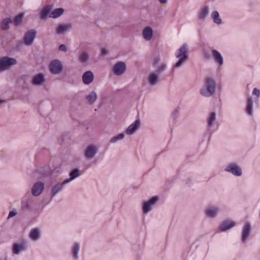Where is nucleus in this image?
Segmentation results:
<instances>
[{"instance_id": "nucleus-1", "label": "nucleus", "mask_w": 260, "mask_h": 260, "mask_svg": "<svg viewBox=\"0 0 260 260\" xmlns=\"http://www.w3.org/2000/svg\"><path fill=\"white\" fill-rule=\"evenodd\" d=\"M216 89V83L212 77H206L204 85L200 90V93L205 97H210L215 94Z\"/></svg>"}, {"instance_id": "nucleus-2", "label": "nucleus", "mask_w": 260, "mask_h": 260, "mask_svg": "<svg viewBox=\"0 0 260 260\" xmlns=\"http://www.w3.org/2000/svg\"><path fill=\"white\" fill-rule=\"evenodd\" d=\"M17 60L9 56L0 57V73L10 70L13 66L17 64Z\"/></svg>"}, {"instance_id": "nucleus-3", "label": "nucleus", "mask_w": 260, "mask_h": 260, "mask_svg": "<svg viewBox=\"0 0 260 260\" xmlns=\"http://www.w3.org/2000/svg\"><path fill=\"white\" fill-rule=\"evenodd\" d=\"M159 198L158 196H153L149 200L143 202L142 204V211L144 214H147L152 211L153 206L158 202Z\"/></svg>"}, {"instance_id": "nucleus-4", "label": "nucleus", "mask_w": 260, "mask_h": 260, "mask_svg": "<svg viewBox=\"0 0 260 260\" xmlns=\"http://www.w3.org/2000/svg\"><path fill=\"white\" fill-rule=\"evenodd\" d=\"M224 171L237 177L241 176L242 175V168L236 162H232L229 164L225 168Z\"/></svg>"}, {"instance_id": "nucleus-5", "label": "nucleus", "mask_w": 260, "mask_h": 260, "mask_svg": "<svg viewBox=\"0 0 260 260\" xmlns=\"http://www.w3.org/2000/svg\"><path fill=\"white\" fill-rule=\"evenodd\" d=\"M63 67L62 62L58 59L51 62L49 66L50 72L53 74H59L63 70Z\"/></svg>"}, {"instance_id": "nucleus-6", "label": "nucleus", "mask_w": 260, "mask_h": 260, "mask_svg": "<svg viewBox=\"0 0 260 260\" xmlns=\"http://www.w3.org/2000/svg\"><path fill=\"white\" fill-rule=\"evenodd\" d=\"M98 147L95 145H89L85 149L84 156L88 160L92 159L98 153Z\"/></svg>"}, {"instance_id": "nucleus-7", "label": "nucleus", "mask_w": 260, "mask_h": 260, "mask_svg": "<svg viewBox=\"0 0 260 260\" xmlns=\"http://www.w3.org/2000/svg\"><path fill=\"white\" fill-rule=\"evenodd\" d=\"M28 248L27 242L23 241L21 242L14 243L12 245V252L14 254H19Z\"/></svg>"}, {"instance_id": "nucleus-8", "label": "nucleus", "mask_w": 260, "mask_h": 260, "mask_svg": "<svg viewBox=\"0 0 260 260\" xmlns=\"http://www.w3.org/2000/svg\"><path fill=\"white\" fill-rule=\"evenodd\" d=\"M220 211V208L217 206L212 205L208 206L205 210V216L210 218H215Z\"/></svg>"}, {"instance_id": "nucleus-9", "label": "nucleus", "mask_w": 260, "mask_h": 260, "mask_svg": "<svg viewBox=\"0 0 260 260\" xmlns=\"http://www.w3.org/2000/svg\"><path fill=\"white\" fill-rule=\"evenodd\" d=\"M72 28V25L71 23L59 24L56 28L55 33L59 36L64 35L67 32L70 31Z\"/></svg>"}, {"instance_id": "nucleus-10", "label": "nucleus", "mask_w": 260, "mask_h": 260, "mask_svg": "<svg viewBox=\"0 0 260 260\" xmlns=\"http://www.w3.org/2000/svg\"><path fill=\"white\" fill-rule=\"evenodd\" d=\"M126 70V65L124 62L119 61L113 67L112 71L114 74L120 76L123 74Z\"/></svg>"}, {"instance_id": "nucleus-11", "label": "nucleus", "mask_w": 260, "mask_h": 260, "mask_svg": "<svg viewBox=\"0 0 260 260\" xmlns=\"http://www.w3.org/2000/svg\"><path fill=\"white\" fill-rule=\"evenodd\" d=\"M37 31L34 29L28 30L24 36V42L28 46L32 45L36 38Z\"/></svg>"}, {"instance_id": "nucleus-12", "label": "nucleus", "mask_w": 260, "mask_h": 260, "mask_svg": "<svg viewBox=\"0 0 260 260\" xmlns=\"http://www.w3.org/2000/svg\"><path fill=\"white\" fill-rule=\"evenodd\" d=\"M44 189V183L40 181L36 182L31 188V193L34 197L40 196Z\"/></svg>"}, {"instance_id": "nucleus-13", "label": "nucleus", "mask_w": 260, "mask_h": 260, "mask_svg": "<svg viewBox=\"0 0 260 260\" xmlns=\"http://www.w3.org/2000/svg\"><path fill=\"white\" fill-rule=\"evenodd\" d=\"M210 12V8L208 5L202 6L198 12V19L200 21H203L208 17Z\"/></svg>"}, {"instance_id": "nucleus-14", "label": "nucleus", "mask_w": 260, "mask_h": 260, "mask_svg": "<svg viewBox=\"0 0 260 260\" xmlns=\"http://www.w3.org/2000/svg\"><path fill=\"white\" fill-rule=\"evenodd\" d=\"M251 232V225L250 223L246 222L244 225L242 235H241V241L243 243H245L247 239L248 238Z\"/></svg>"}, {"instance_id": "nucleus-15", "label": "nucleus", "mask_w": 260, "mask_h": 260, "mask_svg": "<svg viewBox=\"0 0 260 260\" xmlns=\"http://www.w3.org/2000/svg\"><path fill=\"white\" fill-rule=\"evenodd\" d=\"M67 183H64V181L62 182H57L52 187L51 190V197L54 198L58 193L61 192L63 190V187L65 184Z\"/></svg>"}, {"instance_id": "nucleus-16", "label": "nucleus", "mask_w": 260, "mask_h": 260, "mask_svg": "<svg viewBox=\"0 0 260 260\" xmlns=\"http://www.w3.org/2000/svg\"><path fill=\"white\" fill-rule=\"evenodd\" d=\"M80 250V244L76 242L71 247V255L73 259L78 260L79 258V252Z\"/></svg>"}, {"instance_id": "nucleus-17", "label": "nucleus", "mask_w": 260, "mask_h": 260, "mask_svg": "<svg viewBox=\"0 0 260 260\" xmlns=\"http://www.w3.org/2000/svg\"><path fill=\"white\" fill-rule=\"evenodd\" d=\"M159 76L156 72H151L147 77L149 84L152 86L156 85L159 82Z\"/></svg>"}, {"instance_id": "nucleus-18", "label": "nucleus", "mask_w": 260, "mask_h": 260, "mask_svg": "<svg viewBox=\"0 0 260 260\" xmlns=\"http://www.w3.org/2000/svg\"><path fill=\"white\" fill-rule=\"evenodd\" d=\"M141 125V121L140 119H137L133 123H132L126 129L125 132L127 135H132L134 134Z\"/></svg>"}, {"instance_id": "nucleus-19", "label": "nucleus", "mask_w": 260, "mask_h": 260, "mask_svg": "<svg viewBox=\"0 0 260 260\" xmlns=\"http://www.w3.org/2000/svg\"><path fill=\"white\" fill-rule=\"evenodd\" d=\"M45 82V75L42 73H39L33 77L31 83L35 86H42Z\"/></svg>"}, {"instance_id": "nucleus-20", "label": "nucleus", "mask_w": 260, "mask_h": 260, "mask_svg": "<svg viewBox=\"0 0 260 260\" xmlns=\"http://www.w3.org/2000/svg\"><path fill=\"white\" fill-rule=\"evenodd\" d=\"M211 54L214 58L215 63L219 66L221 67L223 64V58L220 53L217 50L212 49Z\"/></svg>"}, {"instance_id": "nucleus-21", "label": "nucleus", "mask_w": 260, "mask_h": 260, "mask_svg": "<svg viewBox=\"0 0 260 260\" xmlns=\"http://www.w3.org/2000/svg\"><path fill=\"white\" fill-rule=\"evenodd\" d=\"M26 196H25L22 199L21 203V208L24 211H26L30 209L31 206V202L32 201V198L30 194L26 199Z\"/></svg>"}, {"instance_id": "nucleus-22", "label": "nucleus", "mask_w": 260, "mask_h": 260, "mask_svg": "<svg viewBox=\"0 0 260 260\" xmlns=\"http://www.w3.org/2000/svg\"><path fill=\"white\" fill-rule=\"evenodd\" d=\"M29 237L34 241H38L41 237V231L38 228H35L31 230Z\"/></svg>"}, {"instance_id": "nucleus-23", "label": "nucleus", "mask_w": 260, "mask_h": 260, "mask_svg": "<svg viewBox=\"0 0 260 260\" xmlns=\"http://www.w3.org/2000/svg\"><path fill=\"white\" fill-rule=\"evenodd\" d=\"M81 175L80 170L78 168H75L72 170L70 174V178H67L64 180V183H69L72 180H74Z\"/></svg>"}, {"instance_id": "nucleus-24", "label": "nucleus", "mask_w": 260, "mask_h": 260, "mask_svg": "<svg viewBox=\"0 0 260 260\" xmlns=\"http://www.w3.org/2000/svg\"><path fill=\"white\" fill-rule=\"evenodd\" d=\"M235 226V223L234 221L231 220L224 221L219 228V231L220 232H225L230 230Z\"/></svg>"}, {"instance_id": "nucleus-25", "label": "nucleus", "mask_w": 260, "mask_h": 260, "mask_svg": "<svg viewBox=\"0 0 260 260\" xmlns=\"http://www.w3.org/2000/svg\"><path fill=\"white\" fill-rule=\"evenodd\" d=\"M188 50V45L187 43H184L178 50V52L176 54V57H180V56L188 57V55L187 54Z\"/></svg>"}, {"instance_id": "nucleus-26", "label": "nucleus", "mask_w": 260, "mask_h": 260, "mask_svg": "<svg viewBox=\"0 0 260 260\" xmlns=\"http://www.w3.org/2000/svg\"><path fill=\"white\" fill-rule=\"evenodd\" d=\"M93 74L90 71L85 72L82 75V80L85 84H89L93 81Z\"/></svg>"}, {"instance_id": "nucleus-27", "label": "nucleus", "mask_w": 260, "mask_h": 260, "mask_svg": "<svg viewBox=\"0 0 260 260\" xmlns=\"http://www.w3.org/2000/svg\"><path fill=\"white\" fill-rule=\"evenodd\" d=\"M153 33V31L152 28L150 26H146L143 30V37L146 41H149L151 40Z\"/></svg>"}, {"instance_id": "nucleus-28", "label": "nucleus", "mask_w": 260, "mask_h": 260, "mask_svg": "<svg viewBox=\"0 0 260 260\" xmlns=\"http://www.w3.org/2000/svg\"><path fill=\"white\" fill-rule=\"evenodd\" d=\"M50 169L48 167H44L37 170L35 174L38 178H44L50 174Z\"/></svg>"}, {"instance_id": "nucleus-29", "label": "nucleus", "mask_w": 260, "mask_h": 260, "mask_svg": "<svg viewBox=\"0 0 260 260\" xmlns=\"http://www.w3.org/2000/svg\"><path fill=\"white\" fill-rule=\"evenodd\" d=\"M216 120V113L215 111L209 112L207 117V125L209 127L214 126V122Z\"/></svg>"}, {"instance_id": "nucleus-30", "label": "nucleus", "mask_w": 260, "mask_h": 260, "mask_svg": "<svg viewBox=\"0 0 260 260\" xmlns=\"http://www.w3.org/2000/svg\"><path fill=\"white\" fill-rule=\"evenodd\" d=\"M52 8V6L51 5H47L45 7L41 12V18L42 19H46L47 17L48 16L49 17V15L51 13V11Z\"/></svg>"}, {"instance_id": "nucleus-31", "label": "nucleus", "mask_w": 260, "mask_h": 260, "mask_svg": "<svg viewBox=\"0 0 260 260\" xmlns=\"http://www.w3.org/2000/svg\"><path fill=\"white\" fill-rule=\"evenodd\" d=\"M64 9L62 8H56L51 12L49 15L50 18H57L61 16L64 13Z\"/></svg>"}, {"instance_id": "nucleus-32", "label": "nucleus", "mask_w": 260, "mask_h": 260, "mask_svg": "<svg viewBox=\"0 0 260 260\" xmlns=\"http://www.w3.org/2000/svg\"><path fill=\"white\" fill-rule=\"evenodd\" d=\"M253 105L252 98L251 97L248 98L246 107V112L250 116L253 115Z\"/></svg>"}, {"instance_id": "nucleus-33", "label": "nucleus", "mask_w": 260, "mask_h": 260, "mask_svg": "<svg viewBox=\"0 0 260 260\" xmlns=\"http://www.w3.org/2000/svg\"><path fill=\"white\" fill-rule=\"evenodd\" d=\"M85 99L89 105L93 104L97 99V94L94 91H92L85 96Z\"/></svg>"}, {"instance_id": "nucleus-34", "label": "nucleus", "mask_w": 260, "mask_h": 260, "mask_svg": "<svg viewBox=\"0 0 260 260\" xmlns=\"http://www.w3.org/2000/svg\"><path fill=\"white\" fill-rule=\"evenodd\" d=\"M211 16L213 19L214 23L217 24H221L222 23V20L220 18L219 14L218 11H214L212 12Z\"/></svg>"}, {"instance_id": "nucleus-35", "label": "nucleus", "mask_w": 260, "mask_h": 260, "mask_svg": "<svg viewBox=\"0 0 260 260\" xmlns=\"http://www.w3.org/2000/svg\"><path fill=\"white\" fill-rule=\"evenodd\" d=\"M89 59V54L87 51H83L79 56V61L82 63H86Z\"/></svg>"}, {"instance_id": "nucleus-36", "label": "nucleus", "mask_w": 260, "mask_h": 260, "mask_svg": "<svg viewBox=\"0 0 260 260\" xmlns=\"http://www.w3.org/2000/svg\"><path fill=\"white\" fill-rule=\"evenodd\" d=\"M154 68L156 70L154 72H156L159 75H160L166 71L167 69V64L164 62H161Z\"/></svg>"}, {"instance_id": "nucleus-37", "label": "nucleus", "mask_w": 260, "mask_h": 260, "mask_svg": "<svg viewBox=\"0 0 260 260\" xmlns=\"http://www.w3.org/2000/svg\"><path fill=\"white\" fill-rule=\"evenodd\" d=\"M12 23L10 18H6L1 23V28L3 30H7L9 28V24Z\"/></svg>"}, {"instance_id": "nucleus-38", "label": "nucleus", "mask_w": 260, "mask_h": 260, "mask_svg": "<svg viewBox=\"0 0 260 260\" xmlns=\"http://www.w3.org/2000/svg\"><path fill=\"white\" fill-rule=\"evenodd\" d=\"M179 58L178 61L175 64L174 67L175 68H179L182 64H183L188 59V57H178Z\"/></svg>"}, {"instance_id": "nucleus-39", "label": "nucleus", "mask_w": 260, "mask_h": 260, "mask_svg": "<svg viewBox=\"0 0 260 260\" xmlns=\"http://www.w3.org/2000/svg\"><path fill=\"white\" fill-rule=\"evenodd\" d=\"M125 137V135L123 133L119 134L114 137H113L110 140V142L111 143H115L118 141L122 140Z\"/></svg>"}, {"instance_id": "nucleus-40", "label": "nucleus", "mask_w": 260, "mask_h": 260, "mask_svg": "<svg viewBox=\"0 0 260 260\" xmlns=\"http://www.w3.org/2000/svg\"><path fill=\"white\" fill-rule=\"evenodd\" d=\"M23 17V14H19L15 17L14 22L16 25L19 26L21 24Z\"/></svg>"}, {"instance_id": "nucleus-41", "label": "nucleus", "mask_w": 260, "mask_h": 260, "mask_svg": "<svg viewBox=\"0 0 260 260\" xmlns=\"http://www.w3.org/2000/svg\"><path fill=\"white\" fill-rule=\"evenodd\" d=\"M203 56L205 60H209L211 58V54L210 51L207 50H204L203 52Z\"/></svg>"}, {"instance_id": "nucleus-42", "label": "nucleus", "mask_w": 260, "mask_h": 260, "mask_svg": "<svg viewBox=\"0 0 260 260\" xmlns=\"http://www.w3.org/2000/svg\"><path fill=\"white\" fill-rule=\"evenodd\" d=\"M161 63L160 62V58L158 57H155L152 61V66L153 68L157 66L158 64H160Z\"/></svg>"}, {"instance_id": "nucleus-43", "label": "nucleus", "mask_w": 260, "mask_h": 260, "mask_svg": "<svg viewBox=\"0 0 260 260\" xmlns=\"http://www.w3.org/2000/svg\"><path fill=\"white\" fill-rule=\"evenodd\" d=\"M17 214V210L16 209H13L12 210L10 211L8 218L9 219L11 217H14Z\"/></svg>"}, {"instance_id": "nucleus-44", "label": "nucleus", "mask_w": 260, "mask_h": 260, "mask_svg": "<svg viewBox=\"0 0 260 260\" xmlns=\"http://www.w3.org/2000/svg\"><path fill=\"white\" fill-rule=\"evenodd\" d=\"M252 94L255 95L257 98H259L260 96V90L257 88H254L252 91Z\"/></svg>"}, {"instance_id": "nucleus-45", "label": "nucleus", "mask_w": 260, "mask_h": 260, "mask_svg": "<svg viewBox=\"0 0 260 260\" xmlns=\"http://www.w3.org/2000/svg\"><path fill=\"white\" fill-rule=\"evenodd\" d=\"M59 51L67 52L68 49L66 46L64 44H61L58 48Z\"/></svg>"}, {"instance_id": "nucleus-46", "label": "nucleus", "mask_w": 260, "mask_h": 260, "mask_svg": "<svg viewBox=\"0 0 260 260\" xmlns=\"http://www.w3.org/2000/svg\"><path fill=\"white\" fill-rule=\"evenodd\" d=\"M108 53V50L106 48H102L101 49V55L102 56H105L107 55Z\"/></svg>"}, {"instance_id": "nucleus-47", "label": "nucleus", "mask_w": 260, "mask_h": 260, "mask_svg": "<svg viewBox=\"0 0 260 260\" xmlns=\"http://www.w3.org/2000/svg\"><path fill=\"white\" fill-rule=\"evenodd\" d=\"M172 118L174 120H175L178 117V112L177 111H175L174 112L173 114H172Z\"/></svg>"}, {"instance_id": "nucleus-48", "label": "nucleus", "mask_w": 260, "mask_h": 260, "mask_svg": "<svg viewBox=\"0 0 260 260\" xmlns=\"http://www.w3.org/2000/svg\"><path fill=\"white\" fill-rule=\"evenodd\" d=\"M0 260H8L7 256L5 255L0 257Z\"/></svg>"}, {"instance_id": "nucleus-49", "label": "nucleus", "mask_w": 260, "mask_h": 260, "mask_svg": "<svg viewBox=\"0 0 260 260\" xmlns=\"http://www.w3.org/2000/svg\"><path fill=\"white\" fill-rule=\"evenodd\" d=\"M160 4H165L168 2V0H158Z\"/></svg>"}, {"instance_id": "nucleus-50", "label": "nucleus", "mask_w": 260, "mask_h": 260, "mask_svg": "<svg viewBox=\"0 0 260 260\" xmlns=\"http://www.w3.org/2000/svg\"><path fill=\"white\" fill-rule=\"evenodd\" d=\"M4 101L2 100H0V104H1Z\"/></svg>"}, {"instance_id": "nucleus-51", "label": "nucleus", "mask_w": 260, "mask_h": 260, "mask_svg": "<svg viewBox=\"0 0 260 260\" xmlns=\"http://www.w3.org/2000/svg\"><path fill=\"white\" fill-rule=\"evenodd\" d=\"M258 216H259V217L260 218V209H259V213H258Z\"/></svg>"}]
</instances>
